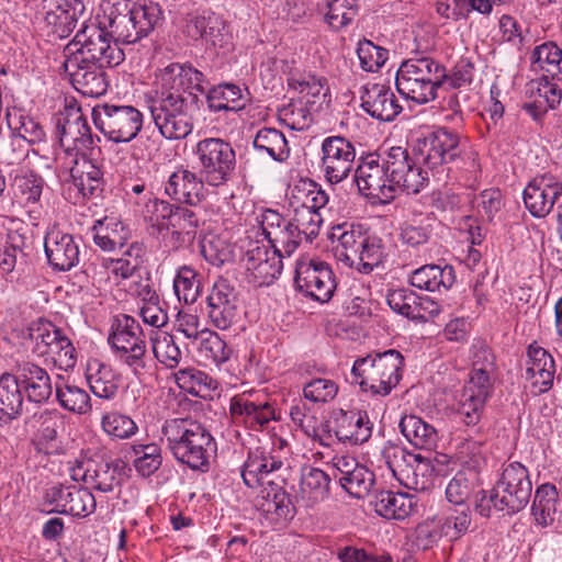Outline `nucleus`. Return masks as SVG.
I'll use <instances>...</instances> for the list:
<instances>
[{
	"mask_svg": "<svg viewBox=\"0 0 562 562\" xmlns=\"http://www.w3.org/2000/svg\"><path fill=\"white\" fill-rule=\"evenodd\" d=\"M45 255L54 270L69 271L80 262L79 244L71 234L53 228L44 238Z\"/></svg>",
	"mask_w": 562,
	"mask_h": 562,
	"instance_id": "obj_25",
	"label": "nucleus"
},
{
	"mask_svg": "<svg viewBox=\"0 0 562 562\" xmlns=\"http://www.w3.org/2000/svg\"><path fill=\"white\" fill-rule=\"evenodd\" d=\"M329 238L334 245L335 258L361 273H370L383 259L382 240L369 236L361 226L344 223L331 228Z\"/></svg>",
	"mask_w": 562,
	"mask_h": 562,
	"instance_id": "obj_5",
	"label": "nucleus"
},
{
	"mask_svg": "<svg viewBox=\"0 0 562 562\" xmlns=\"http://www.w3.org/2000/svg\"><path fill=\"white\" fill-rule=\"evenodd\" d=\"M154 213L159 232L171 228V234L177 240L186 243L193 239L198 227V217L194 212L187 207L171 205L166 201L155 200Z\"/></svg>",
	"mask_w": 562,
	"mask_h": 562,
	"instance_id": "obj_21",
	"label": "nucleus"
},
{
	"mask_svg": "<svg viewBox=\"0 0 562 562\" xmlns=\"http://www.w3.org/2000/svg\"><path fill=\"white\" fill-rule=\"evenodd\" d=\"M392 155L394 159L391 161V183L395 194L400 190L407 194L419 193L428 184V172L417 166L403 147H392Z\"/></svg>",
	"mask_w": 562,
	"mask_h": 562,
	"instance_id": "obj_20",
	"label": "nucleus"
},
{
	"mask_svg": "<svg viewBox=\"0 0 562 562\" xmlns=\"http://www.w3.org/2000/svg\"><path fill=\"white\" fill-rule=\"evenodd\" d=\"M199 424L198 420L190 417L171 418L164 423L161 427L162 438L177 461L179 458H183L184 447L194 435L195 426Z\"/></svg>",
	"mask_w": 562,
	"mask_h": 562,
	"instance_id": "obj_41",
	"label": "nucleus"
},
{
	"mask_svg": "<svg viewBox=\"0 0 562 562\" xmlns=\"http://www.w3.org/2000/svg\"><path fill=\"white\" fill-rule=\"evenodd\" d=\"M41 357H49L63 370L71 369L76 364V349L64 333L47 347V352H43Z\"/></svg>",
	"mask_w": 562,
	"mask_h": 562,
	"instance_id": "obj_64",
	"label": "nucleus"
},
{
	"mask_svg": "<svg viewBox=\"0 0 562 562\" xmlns=\"http://www.w3.org/2000/svg\"><path fill=\"white\" fill-rule=\"evenodd\" d=\"M120 469L119 461H92L91 470L86 480L87 487L102 493L113 492L120 485Z\"/></svg>",
	"mask_w": 562,
	"mask_h": 562,
	"instance_id": "obj_46",
	"label": "nucleus"
},
{
	"mask_svg": "<svg viewBox=\"0 0 562 562\" xmlns=\"http://www.w3.org/2000/svg\"><path fill=\"white\" fill-rule=\"evenodd\" d=\"M477 480L473 469H462L456 473L446 487L447 499L456 505L464 506Z\"/></svg>",
	"mask_w": 562,
	"mask_h": 562,
	"instance_id": "obj_55",
	"label": "nucleus"
},
{
	"mask_svg": "<svg viewBox=\"0 0 562 562\" xmlns=\"http://www.w3.org/2000/svg\"><path fill=\"white\" fill-rule=\"evenodd\" d=\"M215 450V442L204 425L195 426V432L187 442L183 450V458L178 462L187 464L192 470L205 472L209 470L211 453Z\"/></svg>",
	"mask_w": 562,
	"mask_h": 562,
	"instance_id": "obj_35",
	"label": "nucleus"
},
{
	"mask_svg": "<svg viewBox=\"0 0 562 562\" xmlns=\"http://www.w3.org/2000/svg\"><path fill=\"white\" fill-rule=\"evenodd\" d=\"M225 21L211 10L191 13L187 16L184 32L191 40H201L205 45L223 47L228 38Z\"/></svg>",
	"mask_w": 562,
	"mask_h": 562,
	"instance_id": "obj_24",
	"label": "nucleus"
},
{
	"mask_svg": "<svg viewBox=\"0 0 562 562\" xmlns=\"http://www.w3.org/2000/svg\"><path fill=\"white\" fill-rule=\"evenodd\" d=\"M241 97L240 88L233 83L218 85L206 94L209 108L215 112L241 109Z\"/></svg>",
	"mask_w": 562,
	"mask_h": 562,
	"instance_id": "obj_52",
	"label": "nucleus"
},
{
	"mask_svg": "<svg viewBox=\"0 0 562 562\" xmlns=\"http://www.w3.org/2000/svg\"><path fill=\"white\" fill-rule=\"evenodd\" d=\"M456 281L454 269L445 265H425L411 274L409 282L413 286L429 292L450 289Z\"/></svg>",
	"mask_w": 562,
	"mask_h": 562,
	"instance_id": "obj_38",
	"label": "nucleus"
},
{
	"mask_svg": "<svg viewBox=\"0 0 562 562\" xmlns=\"http://www.w3.org/2000/svg\"><path fill=\"white\" fill-rule=\"evenodd\" d=\"M329 484L330 477L326 472L318 468L305 467L301 473L297 498L306 507H313L328 497Z\"/></svg>",
	"mask_w": 562,
	"mask_h": 562,
	"instance_id": "obj_37",
	"label": "nucleus"
},
{
	"mask_svg": "<svg viewBox=\"0 0 562 562\" xmlns=\"http://www.w3.org/2000/svg\"><path fill=\"white\" fill-rule=\"evenodd\" d=\"M282 258L266 245L250 243L243 259L249 282L255 286L271 284L282 272Z\"/></svg>",
	"mask_w": 562,
	"mask_h": 562,
	"instance_id": "obj_17",
	"label": "nucleus"
},
{
	"mask_svg": "<svg viewBox=\"0 0 562 562\" xmlns=\"http://www.w3.org/2000/svg\"><path fill=\"white\" fill-rule=\"evenodd\" d=\"M204 183L205 180L201 176L198 177L188 169L179 168L169 176L165 192L177 202L196 205L203 199Z\"/></svg>",
	"mask_w": 562,
	"mask_h": 562,
	"instance_id": "obj_31",
	"label": "nucleus"
},
{
	"mask_svg": "<svg viewBox=\"0 0 562 562\" xmlns=\"http://www.w3.org/2000/svg\"><path fill=\"white\" fill-rule=\"evenodd\" d=\"M156 80L148 102L153 122L164 138L183 139L192 132L205 76L190 64L171 63L157 71Z\"/></svg>",
	"mask_w": 562,
	"mask_h": 562,
	"instance_id": "obj_1",
	"label": "nucleus"
},
{
	"mask_svg": "<svg viewBox=\"0 0 562 562\" xmlns=\"http://www.w3.org/2000/svg\"><path fill=\"white\" fill-rule=\"evenodd\" d=\"M375 484L374 473L361 464L353 472L346 476L340 486L352 497L361 499L367 497Z\"/></svg>",
	"mask_w": 562,
	"mask_h": 562,
	"instance_id": "obj_60",
	"label": "nucleus"
},
{
	"mask_svg": "<svg viewBox=\"0 0 562 562\" xmlns=\"http://www.w3.org/2000/svg\"><path fill=\"white\" fill-rule=\"evenodd\" d=\"M70 176L74 186L83 196H99L103 190V171L86 154L72 156Z\"/></svg>",
	"mask_w": 562,
	"mask_h": 562,
	"instance_id": "obj_32",
	"label": "nucleus"
},
{
	"mask_svg": "<svg viewBox=\"0 0 562 562\" xmlns=\"http://www.w3.org/2000/svg\"><path fill=\"white\" fill-rule=\"evenodd\" d=\"M56 396L59 404L69 412L82 415L91 408L89 394L75 384H57Z\"/></svg>",
	"mask_w": 562,
	"mask_h": 562,
	"instance_id": "obj_58",
	"label": "nucleus"
},
{
	"mask_svg": "<svg viewBox=\"0 0 562 562\" xmlns=\"http://www.w3.org/2000/svg\"><path fill=\"white\" fill-rule=\"evenodd\" d=\"M101 427L108 436L120 440L131 438L138 430L136 423L120 412L104 414L101 418Z\"/></svg>",
	"mask_w": 562,
	"mask_h": 562,
	"instance_id": "obj_62",
	"label": "nucleus"
},
{
	"mask_svg": "<svg viewBox=\"0 0 562 562\" xmlns=\"http://www.w3.org/2000/svg\"><path fill=\"white\" fill-rule=\"evenodd\" d=\"M335 436L344 443L362 445L367 442L372 435V423L362 411H341L336 418Z\"/></svg>",
	"mask_w": 562,
	"mask_h": 562,
	"instance_id": "obj_34",
	"label": "nucleus"
},
{
	"mask_svg": "<svg viewBox=\"0 0 562 562\" xmlns=\"http://www.w3.org/2000/svg\"><path fill=\"white\" fill-rule=\"evenodd\" d=\"M294 216L291 221L296 233L306 241H312L318 234L323 223V216L316 211L304 209L292 202Z\"/></svg>",
	"mask_w": 562,
	"mask_h": 562,
	"instance_id": "obj_59",
	"label": "nucleus"
},
{
	"mask_svg": "<svg viewBox=\"0 0 562 562\" xmlns=\"http://www.w3.org/2000/svg\"><path fill=\"white\" fill-rule=\"evenodd\" d=\"M108 342L115 358L139 381L151 371V358L143 328L137 319L127 315H115L111 322Z\"/></svg>",
	"mask_w": 562,
	"mask_h": 562,
	"instance_id": "obj_6",
	"label": "nucleus"
},
{
	"mask_svg": "<svg viewBox=\"0 0 562 562\" xmlns=\"http://www.w3.org/2000/svg\"><path fill=\"white\" fill-rule=\"evenodd\" d=\"M404 358L395 349L358 358L351 369L352 382L362 391L386 396L402 379Z\"/></svg>",
	"mask_w": 562,
	"mask_h": 562,
	"instance_id": "obj_7",
	"label": "nucleus"
},
{
	"mask_svg": "<svg viewBox=\"0 0 562 562\" xmlns=\"http://www.w3.org/2000/svg\"><path fill=\"white\" fill-rule=\"evenodd\" d=\"M13 375L30 402L42 404L50 397L53 392L50 376L42 367L23 361L15 366Z\"/></svg>",
	"mask_w": 562,
	"mask_h": 562,
	"instance_id": "obj_28",
	"label": "nucleus"
},
{
	"mask_svg": "<svg viewBox=\"0 0 562 562\" xmlns=\"http://www.w3.org/2000/svg\"><path fill=\"white\" fill-rule=\"evenodd\" d=\"M415 503L406 493L381 491L373 501L375 513L387 519H404L413 510Z\"/></svg>",
	"mask_w": 562,
	"mask_h": 562,
	"instance_id": "obj_43",
	"label": "nucleus"
},
{
	"mask_svg": "<svg viewBox=\"0 0 562 562\" xmlns=\"http://www.w3.org/2000/svg\"><path fill=\"white\" fill-rule=\"evenodd\" d=\"M173 290L179 301L186 304L194 303L200 295L196 271L189 266L180 267L173 280Z\"/></svg>",
	"mask_w": 562,
	"mask_h": 562,
	"instance_id": "obj_57",
	"label": "nucleus"
},
{
	"mask_svg": "<svg viewBox=\"0 0 562 562\" xmlns=\"http://www.w3.org/2000/svg\"><path fill=\"white\" fill-rule=\"evenodd\" d=\"M109 31L97 23L83 24L75 37L65 46V60L100 66H117L124 60V53L113 42Z\"/></svg>",
	"mask_w": 562,
	"mask_h": 562,
	"instance_id": "obj_8",
	"label": "nucleus"
},
{
	"mask_svg": "<svg viewBox=\"0 0 562 562\" xmlns=\"http://www.w3.org/2000/svg\"><path fill=\"white\" fill-rule=\"evenodd\" d=\"M531 515L537 526L558 528L562 519V501L553 484L537 487L531 506Z\"/></svg>",
	"mask_w": 562,
	"mask_h": 562,
	"instance_id": "obj_30",
	"label": "nucleus"
},
{
	"mask_svg": "<svg viewBox=\"0 0 562 562\" xmlns=\"http://www.w3.org/2000/svg\"><path fill=\"white\" fill-rule=\"evenodd\" d=\"M561 195L562 182L550 173L535 177L522 192L526 209L537 218L549 215Z\"/></svg>",
	"mask_w": 562,
	"mask_h": 562,
	"instance_id": "obj_18",
	"label": "nucleus"
},
{
	"mask_svg": "<svg viewBox=\"0 0 562 562\" xmlns=\"http://www.w3.org/2000/svg\"><path fill=\"white\" fill-rule=\"evenodd\" d=\"M23 391L13 373L0 376V423L9 424L16 419L23 409Z\"/></svg>",
	"mask_w": 562,
	"mask_h": 562,
	"instance_id": "obj_40",
	"label": "nucleus"
},
{
	"mask_svg": "<svg viewBox=\"0 0 562 562\" xmlns=\"http://www.w3.org/2000/svg\"><path fill=\"white\" fill-rule=\"evenodd\" d=\"M56 136L60 147L71 157L81 154L93 143L87 119L81 109L76 105H67L58 113Z\"/></svg>",
	"mask_w": 562,
	"mask_h": 562,
	"instance_id": "obj_14",
	"label": "nucleus"
},
{
	"mask_svg": "<svg viewBox=\"0 0 562 562\" xmlns=\"http://www.w3.org/2000/svg\"><path fill=\"white\" fill-rule=\"evenodd\" d=\"M200 161V176L205 183L218 187L226 183L236 165L235 150L222 138L201 139L194 150Z\"/></svg>",
	"mask_w": 562,
	"mask_h": 562,
	"instance_id": "obj_11",
	"label": "nucleus"
},
{
	"mask_svg": "<svg viewBox=\"0 0 562 562\" xmlns=\"http://www.w3.org/2000/svg\"><path fill=\"white\" fill-rule=\"evenodd\" d=\"M231 415L240 419L249 427H262L273 418V408L267 403H256L246 396H235L231 400Z\"/></svg>",
	"mask_w": 562,
	"mask_h": 562,
	"instance_id": "obj_42",
	"label": "nucleus"
},
{
	"mask_svg": "<svg viewBox=\"0 0 562 562\" xmlns=\"http://www.w3.org/2000/svg\"><path fill=\"white\" fill-rule=\"evenodd\" d=\"M415 465L405 464L398 471L397 480L402 485L417 492H425L434 485L436 474H440L442 469H437L430 458L414 456Z\"/></svg>",
	"mask_w": 562,
	"mask_h": 562,
	"instance_id": "obj_36",
	"label": "nucleus"
},
{
	"mask_svg": "<svg viewBox=\"0 0 562 562\" xmlns=\"http://www.w3.org/2000/svg\"><path fill=\"white\" fill-rule=\"evenodd\" d=\"M43 19L48 33L58 38L68 37L83 13L72 8L66 0H43Z\"/></svg>",
	"mask_w": 562,
	"mask_h": 562,
	"instance_id": "obj_29",
	"label": "nucleus"
},
{
	"mask_svg": "<svg viewBox=\"0 0 562 562\" xmlns=\"http://www.w3.org/2000/svg\"><path fill=\"white\" fill-rule=\"evenodd\" d=\"M532 65L550 76L562 80V49L553 42L537 46L531 55Z\"/></svg>",
	"mask_w": 562,
	"mask_h": 562,
	"instance_id": "obj_49",
	"label": "nucleus"
},
{
	"mask_svg": "<svg viewBox=\"0 0 562 562\" xmlns=\"http://www.w3.org/2000/svg\"><path fill=\"white\" fill-rule=\"evenodd\" d=\"M325 21L334 31H340L358 15L357 0H331L327 3Z\"/></svg>",
	"mask_w": 562,
	"mask_h": 562,
	"instance_id": "obj_56",
	"label": "nucleus"
},
{
	"mask_svg": "<svg viewBox=\"0 0 562 562\" xmlns=\"http://www.w3.org/2000/svg\"><path fill=\"white\" fill-rule=\"evenodd\" d=\"M195 344H198L200 357L216 367L226 362L232 353V350L218 334L209 329L202 334L201 338Z\"/></svg>",
	"mask_w": 562,
	"mask_h": 562,
	"instance_id": "obj_54",
	"label": "nucleus"
},
{
	"mask_svg": "<svg viewBox=\"0 0 562 562\" xmlns=\"http://www.w3.org/2000/svg\"><path fill=\"white\" fill-rule=\"evenodd\" d=\"M259 223L272 251L282 257H290L302 243L300 233H296L291 221L277 211L265 210Z\"/></svg>",
	"mask_w": 562,
	"mask_h": 562,
	"instance_id": "obj_19",
	"label": "nucleus"
},
{
	"mask_svg": "<svg viewBox=\"0 0 562 562\" xmlns=\"http://www.w3.org/2000/svg\"><path fill=\"white\" fill-rule=\"evenodd\" d=\"M413 151L422 157L423 164L440 180V176L447 170L446 165L460 156L459 135L446 127H439L427 136L417 138Z\"/></svg>",
	"mask_w": 562,
	"mask_h": 562,
	"instance_id": "obj_13",
	"label": "nucleus"
},
{
	"mask_svg": "<svg viewBox=\"0 0 562 562\" xmlns=\"http://www.w3.org/2000/svg\"><path fill=\"white\" fill-rule=\"evenodd\" d=\"M206 302L209 318L216 328L225 330L236 322V294L226 279L220 278L214 282Z\"/></svg>",
	"mask_w": 562,
	"mask_h": 562,
	"instance_id": "obj_23",
	"label": "nucleus"
},
{
	"mask_svg": "<svg viewBox=\"0 0 562 562\" xmlns=\"http://www.w3.org/2000/svg\"><path fill=\"white\" fill-rule=\"evenodd\" d=\"M65 71L70 77L71 85L82 95L99 98L109 87L106 74L109 66L86 64L80 61L64 60Z\"/></svg>",
	"mask_w": 562,
	"mask_h": 562,
	"instance_id": "obj_26",
	"label": "nucleus"
},
{
	"mask_svg": "<svg viewBox=\"0 0 562 562\" xmlns=\"http://www.w3.org/2000/svg\"><path fill=\"white\" fill-rule=\"evenodd\" d=\"M291 474V468L277 456L256 449L250 451L241 470L244 483L250 487H260L256 497V507L262 513L276 515L279 519L293 516V506L284 484Z\"/></svg>",
	"mask_w": 562,
	"mask_h": 562,
	"instance_id": "obj_2",
	"label": "nucleus"
},
{
	"mask_svg": "<svg viewBox=\"0 0 562 562\" xmlns=\"http://www.w3.org/2000/svg\"><path fill=\"white\" fill-rule=\"evenodd\" d=\"M292 202L304 209L321 213V209L328 203V195L315 182H305L294 188Z\"/></svg>",
	"mask_w": 562,
	"mask_h": 562,
	"instance_id": "obj_63",
	"label": "nucleus"
},
{
	"mask_svg": "<svg viewBox=\"0 0 562 562\" xmlns=\"http://www.w3.org/2000/svg\"><path fill=\"white\" fill-rule=\"evenodd\" d=\"M393 159L392 148L383 157L371 154L363 159L355 175L360 193L384 204L395 198V189L391 183V161Z\"/></svg>",
	"mask_w": 562,
	"mask_h": 562,
	"instance_id": "obj_12",
	"label": "nucleus"
},
{
	"mask_svg": "<svg viewBox=\"0 0 562 562\" xmlns=\"http://www.w3.org/2000/svg\"><path fill=\"white\" fill-rule=\"evenodd\" d=\"M146 248L142 243H132L122 257L110 259L105 267L111 269L112 273L123 279L132 277L144 263Z\"/></svg>",
	"mask_w": 562,
	"mask_h": 562,
	"instance_id": "obj_51",
	"label": "nucleus"
},
{
	"mask_svg": "<svg viewBox=\"0 0 562 562\" xmlns=\"http://www.w3.org/2000/svg\"><path fill=\"white\" fill-rule=\"evenodd\" d=\"M252 144L256 150L266 153L279 162L285 161L290 156V148L285 136L282 132L272 127L259 130Z\"/></svg>",
	"mask_w": 562,
	"mask_h": 562,
	"instance_id": "obj_47",
	"label": "nucleus"
},
{
	"mask_svg": "<svg viewBox=\"0 0 562 562\" xmlns=\"http://www.w3.org/2000/svg\"><path fill=\"white\" fill-rule=\"evenodd\" d=\"M555 366L552 356L542 347L530 345L526 379L530 381L535 393L541 394L553 385Z\"/></svg>",
	"mask_w": 562,
	"mask_h": 562,
	"instance_id": "obj_33",
	"label": "nucleus"
},
{
	"mask_svg": "<svg viewBox=\"0 0 562 562\" xmlns=\"http://www.w3.org/2000/svg\"><path fill=\"white\" fill-rule=\"evenodd\" d=\"M7 121L9 128L14 133L16 132V135L23 138V143L34 145L44 142L46 138L43 125L20 110L8 111Z\"/></svg>",
	"mask_w": 562,
	"mask_h": 562,
	"instance_id": "obj_48",
	"label": "nucleus"
},
{
	"mask_svg": "<svg viewBox=\"0 0 562 562\" xmlns=\"http://www.w3.org/2000/svg\"><path fill=\"white\" fill-rule=\"evenodd\" d=\"M355 146L342 136H329L322 144L321 168L325 179L336 184L344 181L353 168Z\"/></svg>",
	"mask_w": 562,
	"mask_h": 562,
	"instance_id": "obj_15",
	"label": "nucleus"
},
{
	"mask_svg": "<svg viewBox=\"0 0 562 562\" xmlns=\"http://www.w3.org/2000/svg\"><path fill=\"white\" fill-rule=\"evenodd\" d=\"M29 237L24 228L9 231L3 248H0V270L11 272L18 262H24Z\"/></svg>",
	"mask_w": 562,
	"mask_h": 562,
	"instance_id": "obj_45",
	"label": "nucleus"
},
{
	"mask_svg": "<svg viewBox=\"0 0 562 562\" xmlns=\"http://www.w3.org/2000/svg\"><path fill=\"white\" fill-rule=\"evenodd\" d=\"M471 373L469 380L493 386L496 370L495 357L483 340H476L470 348Z\"/></svg>",
	"mask_w": 562,
	"mask_h": 562,
	"instance_id": "obj_44",
	"label": "nucleus"
},
{
	"mask_svg": "<svg viewBox=\"0 0 562 562\" xmlns=\"http://www.w3.org/2000/svg\"><path fill=\"white\" fill-rule=\"evenodd\" d=\"M360 100L363 111L379 121L391 122L402 111L395 94L384 85L372 83L362 87Z\"/></svg>",
	"mask_w": 562,
	"mask_h": 562,
	"instance_id": "obj_27",
	"label": "nucleus"
},
{
	"mask_svg": "<svg viewBox=\"0 0 562 562\" xmlns=\"http://www.w3.org/2000/svg\"><path fill=\"white\" fill-rule=\"evenodd\" d=\"M46 499L57 513L78 517L92 514L97 506L88 487L55 485L47 491Z\"/></svg>",
	"mask_w": 562,
	"mask_h": 562,
	"instance_id": "obj_22",
	"label": "nucleus"
},
{
	"mask_svg": "<svg viewBox=\"0 0 562 562\" xmlns=\"http://www.w3.org/2000/svg\"><path fill=\"white\" fill-rule=\"evenodd\" d=\"M44 180L33 172L15 178L14 196L23 206L36 204L43 191Z\"/></svg>",
	"mask_w": 562,
	"mask_h": 562,
	"instance_id": "obj_61",
	"label": "nucleus"
},
{
	"mask_svg": "<svg viewBox=\"0 0 562 562\" xmlns=\"http://www.w3.org/2000/svg\"><path fill=\"white\" fill-rule=\"evenodd\" d=\"M398 428L406 440L417 449L432 450L439 440L437 429L416 415L403 416Z\"/></svg>",
	"mask_w": 562,
	"mask_h": 562,
	"instance_id": "obj_39",
	"label": "nucleus"
},
{
	"mask_svg": "<svg viewBox=\"0 0 562 562\" xmlns=\"http://www.w3.org/2000/svg\"><path fill=\"white\" fill-rule=\"evenodd\" d=\"M131 453L135 457L133 465L144 477L153 475L162 464L161 448L156 442L134 443Z\"/></svg>",
	"mask_w": 562,
	"mask_h": 562,
	"instance_id": "obj_50",
	"label": "nucleus"
},
{
	"mask_svg": "<svg viewBox=\"0 0 562 562\" xmlns=\"http://www.w3.org/2000/svg\"><path fill=\"white\" fill-rule=\"evenodd\" d=\"M94 126L111 142L128 143L143 127L142 112L132 105L98 103L92 108Z\"/></svg>",
	"mask_w": 562,
	"mask_h": 562,
	"instance_id": "obj_10",
	"label": "nucleus"
},
{
	"mask_svg": "<svg viewBox=\"0 0 562 562\" xmlns=\"http://www.w3.org/2000/svg\"><path fill=\"white\" fill-rule=\"evenodd\" d=\"M101 10L100 25L117 45L142 41L161 19L160 7L148 0H103Z\"/></svg>",
	"mask_w": 562,
	"mask_h": 562,
	"instance_id": "obj_3",
	"label": "nucleus"
},
{
	"mask_svg": "<svg viewBox=\"0 0 562 562\" xmlns=\"http://www.w3.org/2000/svg\"><path fill=\"white\" fill-rule=\"evenodd\" d=\"M150 342L153 353L161 364L168 369L178 367L182 353L172 335L166 331H156L150 337Z\"/></svg>",
	"mask_w": 562,
	"mask_h": 562,
	"instance_id": "obj_53",
	"label": "nucleus"
},
{
	"mask_svg": "<svg viewBox=\"0 0 562 562\" xmlns=\"http://www.w3.org/2000/svg\"><path fill=\"white\" fill-rule=\"evenodd\" d=\"M531 493L532 483L529 471L524 464L512 462L504 467L488 495L485 491H481L482 497L476 504V510L484 517L491 515L492 507L513 515L528 505Z\"/></svg>",
	"mask_w": 562,
	"mask_h": 562,
	"instance_id": "obj_4",
	"label": "nucleus"
},
{
	"mask_svg": "<svg viewBox=\"0 0 562 562\" xmlns=\"http://www.w3.org/2000/svg\"><path fill=\"white\" fill-rule=\"evenodd\" d=\"M294 282L299 291L321 303L328 302L336 289L330 267L316 260L300 262L296 266Z\"/></svg>",
	"mask_w": 562,
	"mask_h": 562,
	"instance_id": "obj_16",
	"label": "nucleus"
},
{
	"mask_svg": "<svg viewBox=\"0 0 562 562\" xmlns=\"http://www.w3.org/2000/svg\"><path fill=\"white\" fill-rule=\"evenodd\" d=\"M443 76L445 66L434 58H409L401 64L395 85L403 97L424 104L436 99Z\"/></svg>",
	"mask_w": 562,
	"mask_h": 562,
	"instance_id": "obj_9",
	"label": "nucleus"
}]
</instances>
